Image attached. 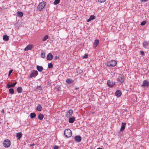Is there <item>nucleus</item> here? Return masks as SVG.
<instances>
[{"mask_svg":"<svg viewBox=\"0 0 149 149\" xmlns=\"http://www.w3.org/2000/svg\"><path fill=\"white\" fill-rule=\"evenodd\" d=\"M41 56L43 58H44L45 57V54L44 51H42L41 54Z\"/></svg>","mask_w":149,"mask_h":149,"instance_id":"29","label":"nucleus"},{"mask_svg":"<svg viewBox=\"0 0 149 149\" xmlns=\"http://www.w3.org/2000/svg\"><path fill=\"white\" fill-rule=\"evenodd\" d=\"M60 2V0H55L54 2V4L55 5L58 4Z\"/></svg>","mask_w":149,"mask_h":149,"instance_id":"32","label":"nucleus"},{"mask_svg":"<svg viewBox=\"0 0 149 149\" xmlns=\"http://www.w3.org/2000/svg\"><path fill=\"white\" fill-rule=\"evenodd\" d=\"M148 0H141V2H147Z\"/></svg>","mask_w":149,"mask_h":149,"instance_id":"39","label":"nucleus"},{"mask_svg":"<svg viewBox=\"0 0 149 149\" xmlns=\"http://www.w3.org/2000/svg\"><path fill=\"white\" fill-rule=\"evenodd\" d=\"M9 93L11 94H13L14 93V90L13 88H10L9 90Z\"/></svg>","mask_w":149,"mask_h":149,"instance_id":"27","label":"nucleus"},{"mask_svg":"<svg viewBox=\"0 0 149 149\" xmlns=\"http://www.w3.org/2000/svg\"><path fill=\"white\" fill-rule=\"evenodd\" d=\"M49 36L48 35H46L42 39V40L43 41H46L48 38Z\"/></svg>","mask_w":149,"mask_h":149,"instance_id":"30","label":"nucleus"},{"mask_svg":"<svg viewBox=\"0 0 149 149\" xmlns=\"http://www.w3.org/2000/svg\"><path fill=\"white\" fill-rule=\"evenodd\" d=\"M36 109L38 111H41L42 110V107L40 104H39Z\"/></svg>","mask_w":149,"mask_h":149,"instance_id":"20","label":"nucleus"},{"mask_svg":"<svg viewBox=\"0 0 149 149\" xmlns=\"http://www.w3.org/2000/svg\"><path fill=\"white\" fill-rule=\"evenodd\" d=\"M74 140L77 142H80L81 140V137L79 135L76 136L74 137Z\"/></svg>","mask_w":149,"mask_h":149,"instance_id":"11","label":"nucleus"},{"mask_svg":"<svg viewBox=\"0 0 149 149\" xmlns=\"http://www.w3.org/2000/svg\"><path fill=\"white\" fill-rule=\"evenodd\" d=\"M107 84L109 87H112L115 85V83L110 80H108L107 81Z\"/></svg>","mask_w":149,"mask_h":149,"instance_id":"7","label":"nucleus"},{"mask_svg":"<svg viewBox=\"0 0 149 149\" xmlns=\"http://www.w3.org/2000/svg\"><path fill=\"white\" fill-rule=\"evenodd\" d=\"M38 73L37 71L33 70L31 72L30 75V77L31 78L32 77H35L38 75Z\"/></svg>","mask_w":149,"mask_h":149,"instance_id":"6","label":"nucleus"},{"mask_svg":"<svg viewBox=\"0 0 149 149\" xmlns=\"http://www.w3.org/2000/svg\"><path fill=\"white\" fill-rule=\"evenodd\" d=\"M90 19H91V20H92L94 19L95 18V17L93 15H91L90 16Z\"/></svg>","mask_w":149,"mask_h":149,"instance_id":"33","label":"nucleus"},{"mask_svg":"<svg viewBox=\"0 0 149 149\" xmlns=\"http://www.w3.org/2000/svg\"><path fill=\"white\" fill-rule=\"evenodd\" d=\"M22 134L21 132H18L17 133L16 136L18 140H20L22 136Z\"/></svg>","mask_w":149,"mask_h":149,"instance_id":"16","label":"nucleus"},{"mask_svg":"<svg viewBox=\"0 0 149 149\" xmlns=\"http://www.w3.org/2000/svg\"><path fill=\"white\" fill-rule=\"evenodd\" d=\"M143 46L145 47H146L149 44V42L146 41H144L143 43Z\"/></svg>","mask_w":149,"mask_h":149,"instance_id":"19","label":"nucleus"},{"mask_svg":"<svg viewBox=\"0 0 149 149\" xmlns=\"http://www.w3.org/2000/svg\"><path fill=\"white\" fill-rule=\"evenodd\" d=\"M3 39L4 41H7L9 40V36L6 35L3 36Z\"/></svg>","mask_w":149,"mask_h":149,"instance_id":"23","label":"nucleus"},{"mask_svg":"<svg viewBox=\"0 0 149 149\" xmlns=\"http://www.w3.org/2000/svg\"><path fill=\"white\" fill-rule=\"evenodd\" d=\"M36 116V114L34 113H31L30 114V117L31 118H35Z\"/></svg>","mask_w":149,"mask_h":149,"instance_id":"28","label":"nucleus"},{"mask_svg":"<svg viewBox=\"0 0 149 149\" xmlns=\"http://www.w3.org/2000/svg\"><path fill=\"white\" fill-rule=\"evenodd\" d=\"M126 123H122L121 124V126L120 129V131H123L125 129V127Z\"/></svg>","mask_w":149,"mask_h":149,"instance_id":"15","label":"nucleus"},{"mask_svg":"<svg viewBox=\"0 0 149 149\" xmlns=\"http://www.w3.org/2000/svg\"><path fill=\"white\" fill-rule=\"evenodd\" d=\"M99 43V40L98 39H96L93 44V47L95 48L98 45Z\"/></svg>","mask_w":149,"mask_h":149,"instance_id":"12","label":"nucleus"},{"mask_svg":"<svg viewBox=\"0 0 149 149\" xmlns=\"http://www.w3.org/2000/svg\"><path fill=\"white\" fill-rule=\"evenodd\" d=\"M140 53L143 56L144 55V53L143 51H141Z\"/></svg>","mask_w":149,"mask_h":149,"instance_id":"40","label":"nucleus"},{"mask_svg":"<svg viewBox=\"0 0 149 149\" xmlns=\"http://www.w3.org/2000/svg\"><path fill=\"white\" fill-rule=\"evenodd\" d=\"M53 148L54 149H58L59 148V146L56 145H54V146Z\"/></svg>","mask_w":149,"mask_h":149,"instance_id":"36","label":"nucleus"},{"mask_svg":"<svg viewBox=\"0 0 149 149\" xmlns=\"http://www.w3.org/2000/svg\"><path fill=\"white\" fill-rule=\"evenodd\" d=\"M36 68L37 70L39 72H41L43 69V68L42 67L39 66V65H37L36 66Z\"/></svg>","mask_w":149,"mask_h":149,"instance_id":"22","label":"nucleus"},{"mask_svg":"<svg viewBox=\"0 0 149 149\" xmlns=\"http://www.w3.org/2000/svg\"><path fill=\"white\" fill-rule=\"evenodd\" d=\"M73 113V112L72 110H69L67 111V113L66 114L65 116L68 118L72 116Z\"/></svg>","mask_w":149,"mask_h":149,"instance_id":"9","label":"nucleus"},{"mask_svg":"<svg viewBox=\"0 0 149 149\" xmlns=\"http://www.w3.org/2000/svg\"><path fill=\"white\" fill-rule=\"evenodd\" d=\"M91 19H90V18H89L88 19V20H87V22H89L90 21H91Z\"/></svg>","mask_w":149,"mask_h":149,"instance_id":"43","label":"nucleus"},{"mask_svg":"<svg viewBox=\"0 0 149 149\" xmlns=\"http://www.w3.org/2000/svg\"><path fill=\"white\" fill-rule=\"evenodd\" d=\"M59 58V56H56L54 57V59L56 60Z\"/></svg>","mask_w":149,"mask_h":149,"instance_id":"41","label":"nucleus"},{"mask_svg":"<svg viewBox=\"0 0 149 149\" xmlns=\"http://www.w3.org/2000/svg\"><path fill=\"white\" fill-rule=\"evenodd\" d=\"M64 133L65 136L67 138L70 137L72 135V131L69 129H65Z\"/></svg>","mask_w":149,"mask_h":149,"instance_id":"1","label":"nucleus"},{"mask_svg":"<svg viewBox=\"0 0 149 149\" xmlns=\"http://www.w3.org/2000/svg\"><path fill=\"white\" fill-rule=\"evenodd\" d=\"M53 65L52 63H49L48 64V68L51 69L52 68Z\"/></svg>","mask_w":149,"mask_h":149,"instance_id":"31","label":"nucleus"},{"mask_svg":"<svg viewBox=\"0 0 149 149\" xmlns=\"http://www.w3.org/2000/svg\"><path fill=\"white\" fill-rule=\"evenodd\" d=\"M37 89L39 90H41V87L40 86H39L37 87Z\"/></svg>","mask_w":149,"mask_h":149,"instance_id":"42","label":"nucleus"},{"mask_svg":"<svg viewBox=\"0 0 149 149\" xmlns=\"http://www.w3.org/2000/svg\"><path fill=\"white\" fill-rule=\"evenodd\" d=\"M9 83L10 82H8L6 86V87L7 88H9L11 87H14L15 86L16 84L17 83L16 82H14V83L11 84H9Z\"/></svg>","mask_w":149,"mask_h":149,"instance_id":"10","label":"nucleus"},{"mask_svg":"<svg viewBox=\"0 0 149 149\" xmlns=\"http://www.w3.org/2000/svg\"><path fill=\"white\" fill-rule=\"evenodd\" d=\"M1 112L2 113H4V109H3V110L1 111Z\"/></svg>","mask_w":149,"mask_h":149,"instance_id":"44","label":"nucleus"},{"mask_svg":"<svg viewBox=\"0 0 149 149\" xmlns=\"http://www.w3.org/2000/svg\"><path fill=\"white\" fill-rule=\"evenodd\" d=\"M44 118V115L41 113L39 114L38 116V118L40 120H42Z\"/></svg>","mask_w":149,"mask_h":149,"instance_id":"25","label":"nucleus"},{"mask_svg":"<svg viewBox=\"0 0 149 149\" xmlns=\"http://www.w3.org/2000/svg\"><path fill=\"white\" fill-rule=\"evenodd\" d=\"M66 82L68 84H70L73 82V81L70 79H68L66 80Z\"/></svg>","mask_w":149,"mask_h":149,"instance_id":"26","label":"nucleus"},{"mask_svg":"<svg viewBox=\"0 0 149 149\" xmlns=\"http://www.w3.org/2000/svg\"><path fill=\"white\" fill-rule=\"evenodd\" d=\"M124 77L122 74H119L118 75L117 80L118 82L123 84L124 81Z\"/></svg>","mask_w":149,"mask_h":149,"instance_id":"3","label":"nucleus"},{"mask_svg":"<svg viewBox=\"0 0 149 149\" xmlns=\"http://www.w3.org/2000/svg\"><path fill=\"white\" fill-rule=\"evenodd\" d=\"M17 90L18 93H21L22 92V89L21 87H18Z\"/></svg>","mask_w":149,"mask_h":149,"instance_id":"24","label":"nucleus"},{"mask_svg":"<svg viewBox=\"0 0 149 149\" xmlns=\"http://www.w3.org/2000/svg\"><path fill=\"white\" fill-rule=\"evenodd\" d=\"M97 1L100 3H102L105 2L106 0H97Z\"/></svg>","mask_w":149,"mask_h":149,"instance_id":"35","label":"nucleus"},{"mask_svg":"<svg viewBox=\"0 0 149 149\" xmlns=\"http://www.w3.org/2000/svg\"><path fill=\"white\" fill-rule=\"evenodd\" d=\"M33 145H34V144L31 145V146H33Z\"/></svg>","mask_w":149,"mask_h":149,"instance_id":"46","label":"nucleus"},{"mask_svg":"<svg viewBox=\"0 0 149 149\" xmlns=\"http://www.w3.org/2000/svg\"><path fill=\"white\" fill-rule=\"evenodd\" d=\"M88 55L86 54H85L84 56H83V57L84 58H86L88 57Z\"/></svg>","mask_w":149,"mask_h":149,"instance_id":"37","label":"nucleus"},{"mask_svg":"<svg viewBox=\"0 0 149 149\" xmlns=\"http://www.w3.org/2000/svg\"><path fill=\"white\" fill-rule=\"evenodd\" d=\"M75 118L74 117H70L68 121L70 123H73L74 121H75Z\"/></svg>","mask_w":149,"mask_h":149,"instance_id":"17","label":"nucleus"},{"mask_svg":"<svg viewBox=\"0 0 149 149\" xmlns=\"http://www.w3.org/2000/svg\"><path fill=\"white\" fill-rule=\"evenodd\" d=\"M33 46V45H29L25 48L24 49V50L26 51H28V50H31Z\"/></svg>","mask_w":149,"mask_h":149,"instance_id":"14","label":"nucleus"},{"mask_svg":"<svg viewBox=\"0 0 149 149\" xmlns=\"http://www.w3.org/2000/svg\"><path fill=\"white\" fill-rule=\"evenodd\" d=\"M53 56L51 53H49L47 56V59L48 60H51L53 59Z\"/></svg>","mask_w":149,"mask_h":149,"instance_id":"13","label":"nucleus"},{"mask_svg":"<svg viewBox=\"0 0 149 149\" xmlns=\"http://www.w3.org/2000/svg\"><path fill=\"white\" fill-rule=\"evenodd\" d=\"M146 21H143L141 24V26H143L145 25L146 23Z\"/></svg>","mask_w":149,"mask_h":149,"instance_id":"34","label":"nucleus"},{"mask_svg":"<svg viewBox=\"0 0 149 149\" xmlns=\"http://www.w3.org/2000/svg\"><path fill=\"white\" fill-rule=\"evenodd\" d=\"M13 70H10L9 72V73H8V76H9L10 75V74H11L12 73V72Z\"/></svg>","mask_w":149,"mask_h":149,"instance_id":"38","label":"nucleus"},{"mask_svg":"<svg viewBox=\"0 0 149 149\" xmlns=\"http://www.w3.org/2000/svg\"><path fill=\"white\" fill-rule=\"evenodd\" d=\"M17 15L18 17H21L23 15V13L22 12L18 11L17 13Z\"/></svg>","mask_w":149,"mask_h":149,"instance_id":"21","label":"nucleus"},{"mask_svg":"<svg viewBox=\"0 0 149 149\" xmlns=\"http://www.w3.org/2000/svg\"><path fill=\"white\" fill-rule=\"evenodd\" d=\"M46 5V3L45 1L40 3L38 6V9L40 11L42 10Z\"/></svg>","mask_w":149,"mask_h":149,"instance_id":"2","label":"nucleus"},{"mask_svg":"<svg viewBox=\"0 0 149 149\" xmlns=\"http://www.w3.org/2000/svg\"><path fill=\"white\" fill-rule=\"evenodd\" d=\"M11 144V143L10 141L8 139H6L4 140L3 143V145L5 148H8L9 147Z\"/></svg>","mask_w":149,"mask_h":149,"instance_id":"5","label":"nucleus"},{"mask_svg":"<svg viewBox=\"0 0 149 149\" xmlns=\"http://www.w3.org/2000/svg\"><path fill=\"white\" fill-rule=\"evenodd\" d=\"M122 94L121 91L120 90L117 91L115 92L116 95L118 97H120Z\"/></svg>","mask_w":149,"mask_h":149,"instance_id":"18","label":"nucleus"},{"mask_svg":"<svg viewBox=\"0 0 149 149\" xmlns=\"http://www.w3.org/2000/svg\"><path fill=\"white\" fill-rule=\"evenodd\" d=\"M97 149H102V148H98Z\"/></svg>","mask_w":149,"mask_h":149,"instance_id":"45","label":"nucleus"},{"mask_svg":"<svg viewBox=\"0 0 149 149\" xmlns=\"http://www.w3.org/2000/svg\"><path fill=\"white\" fill-rule=\"evenodd\" d=\"M143 87H148L149 86V82L147 80H145L141 85Z\"/></svg>","mask_w":149,"mask_h":149,"instance_id":"8","label":"nucleus"},{"mask_svg":"<svg viewBox=\"0 0 149 149\" xmlns=\"http://www.w3.org/2000/svg\"><path fill=\"white\" fill-rule=\"evenodd\" d=\"M117 63V62L116 61L112 60L108 61L107 63V66L111 67H113L116 65Z\"/></svg>","mask_w":149,"mask_h":149,"instance_id":"4","label":"nucleus"}]
</instances>
